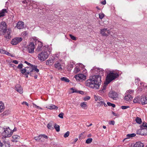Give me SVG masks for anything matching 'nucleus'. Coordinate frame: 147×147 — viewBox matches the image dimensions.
I'll list each match as a JSON object with an SVG mask.
<instances>
[{
    "label": "nucleus",
    "mask_w": 147,
    "mask_h": 147,
    "mask_svg": "<svg viewBox=\"0 0 147 147\" xmlns=\"http://www.w3.org/2000/svg\"><path fill=\"white\" fill-rule=\"evenodd\" d=\"M73 67V65L72 64H70L69 65V66L68 67V69H71Z\"/></svg>",
    "instance_id": "obj_53"
},
{
    "label": "nucleus",
    "mask_w": 147,
    "mask_h": 147,
    "mask_svg": "<svg viewBox=\"0 0 147 147\" xmlns=\"http://www.w3.org/2000/svg\"><path fill=\"white\" fill-rule=\"evenodd\" d=\"M36 69H35L36 72L35 73V75L34 76L35 79H36L37 78V76L39 74L38 72L39 70L37 68H35Z\"/></svg>",
    "instance_id": "obj_28"
},
{
    "label": "nucleus",
    "mask_w": 147,
    "mask_h": 147,
    "mask_svg": "<svg viewBox=\"0 0 147 147\" xmlns=\"http://www.w3.org/2000/svg\"><path fill=\"white\" fill-rule=\"evenodd\" d=\"M140 102L142 105L147 103V98L143 97L141 98Z\"/></svg>",
    "instance_id": "obj_20"
},
{
    "label": "nucleus",
    "mask_w": 147,
    "mask_h": 147,
    "mask_svg": "<svg viewBox=\"0 0 147 147\" xmlns=\"http://www.w3.org/2000/svg\"><path fill=\"white\" fill-rule=\"evenodd\" d=\"M22 40V39L21 37H16L12 40L11 43L13 45H15L21 42Z\"/></svg>",
    "instance_id": "obj_13"
},
{
    "label": "nucleus",
    "mask_w": 147,
    "mask_h": 147,
    "mask_svg": "<svg viewBox=\"0 0 147 147\" xmlns=\"http://www.w3.org/2000/svg\"><path fill=\"white\" fill-rule=\"evenodd\" d=\"M75 78L77 81H82L86 79V76L84 74H81L76 75Z\"/></svg>",
    "instance_id": "obj_10"
},
{
    "label": "nucleus",
    "mask_w": 147,
    "mask_h": 147,
    "mask_svg": "<svg viewBox=\"0 0 147 147\" xmlns=\"http://www.w3.org/2000/svg\"><path fill=\"white\" fill-rule=\"evenodd\" d=\"M20 136L17 135H13L12 136V138L15 140H17L20 138Z\"/></svg>",
    "instance_id": "obj_39"
},
{
    "label": "nucleus",
    "mask_w": 147,
    "mask_h": 147,
    "mask_svg": "<svg viewBox=\"0 0 147 147\" xmlns=\"http://www.w3.org/2000/svg\"><path fill=\"white\" fill-rule=\"evenodd\" d=\"M16 91L19 92L20 94H22L23 93V89L21 86L19 84H17L16 86Z\"/></svg>",
    "instance_id": "obj_15"
},
{
    "label": "nucleus",
    "mask_w": 147,
    "mask_h": 147,
    "mask_svg": "<svg viewBox=\"0 0 147 147\" xmlns=\"http://www.w3.org/2000/svg\"><path fill=\"white\" fill-rule=\"evenodd\" d=\"M136 136V134L134 133H133L131 134H128L126 136V138L124 139V140H125L127 139L132 138L134 136Z\"/></svg>",
    "instance_id": "obj_24"
},
{
    "label": "nucleus",
    "mask_w": 147,
    "mask_h": 147,
    "mask_svg": "<svg viewBox=\"0 0 147 147\" xmlns=\"http://www.w3.org/2000/svg\"><path fill=\"white\" fill-rule=\"evenodd\" d=\"M44 51H42L38 55L39 59L41 61L45 60L48 57L52 51V48L48 45L44 47Z\"/></svg>",
    "instance_id": "obj_3"
},
{
    "label": "nucleus",
    "mask_w": 147,
    "mask_h": 147,
    "mask_svg": "<svg viewBox=\"0 0 147 147\" xmlns=\"http://www.w3.org/2000/svg\"><path fill=\"white\" fill-rule=\"evenodd\" d=\"M22 35L24 36H26L28 35V33L26 32H23L22 33Z\"/></svg>",
    "instance_id": "obj_50"
},
{
    "label": "nucleus",
    "mask_w": 147,
    "mask_h": 147,
    "mask_svg": "<svg viewBox=\"0 0 147 147\" xmlns=\"http://www.w3.org/2000/svg\"><path fill=\"white\" fill-rule=\"evenodd\" d=\"M33 105L35 107H36V108H38V109H42L39 106H37V105H36L34 104H33Z\"/></svg>",
    "instance_id": "obj_55"
},
{
    "label": "nucleus",
    "mask_w": 147,
    "mask_h": 147,
    "mask_svg": "<svg viewBox=\"0 0 147 147\" xmlns=\"http://www.w3.org/2000/svg\"><path fill=\"white\" fill-rule=\"evenodd\" d=\"M140 80L138 79H136L135 80V82L136 83H137Z\"/></svg>",
    "instance_id": "obj_62"
},
{
    "label": "nucleus",
    "mask_w": 147,
    "mask_h": 147,
    "mask_svg": "<svg viewBox=\"0 0 147 147\" xmlns=\"http://www.w3.org/2000/svg\"><path fill=\"white\" fill-rule=\"evenodd\" d=\"M132 98L133 97L129 94L126 95L124 98L125 100L128 101L131 100Z\"/></svg>",
    "instance_id": "obj_21"
},
{
    "label": "nucleus",
    "mask_w": 147,
    "mask_h": 147,
    "mask_svg": "<svg viewBox=\"0 0 147 147\" xmlns=\"http://www.w3.org/2000/svg\"><path fill=\"white\" fill-rule=\"evenodd\" d=\"M43 46L42 43L40 42H38V46L36 50V51L38 52L42 50V47Z\"/></svg>",
    "instance_id": "obj_17"
},
{
    "label": "nucleus",
    "mask_w": 147,
    "mask_h": 147,
    "mask_svg": "<svg viewBox=\"0 0 147 147\" xmlns=\"http://www.w3.org/2000/svg\"><path fill=\"white\" fill-rule=\"evenodd\" d=\"M23 66V65L21 63L18 65L17 66V68L19 69H21L22 68Z\"/></svg>",
    "instance_id": "obj_45"
},
{
    "label": "nucleus",
    "mask_w": 147,
    "mask_h": 147,
    "mask_svg": "<svg viewBox=\"0 0 147 147\" xmlns=\"http://www.w3.org/2000/svg\"><path fill=\"white\" fill-rule=\"evenodd\" d=\"M46 108L50 109H55V110H57L58 109V107L53 104L48 105Z\"/></svg>",
    "instance_id": "obj_16"
},
{
    "label": "nucleus",
    "mask_w": 147,
    "mask_h": 147,
    "mask_svg": "<svg viewBox=\"0 0 147 147\" xmlns=\"http://www.w3.org/2000/svg\"><path fill=\"white\" fill-rule=\"evenodd\" d=\"M5 107L3 103L1 102H0V112L3 111Z\"/></svg>",
    "instance_id": "obj_26"
},
{
    "label": "nucleus",
    "mask_w": 147,
    "mask_h": 147,
    "mask_svg": "<svg viewBox=\"0 0 147 147\" xmlns=\"http://www.w3.org/2000/svg\"><path fill=\"white\" fill-rule=\"evenodd\" d=\"M41 139H42V136L41 135H39L38 136L35 137L34 138V139L36 140H40Z\"/></svg>",
    "instance_id": "obj_36"
},
{
    "label": "nucleus",
    "mask_w": 147,
    "mask_h": 147,
    "mask_svg": "<svg viewBox=\"0 0 147 147\" xmlns=\"http://www.w3.org/2000/svg\"><path fill=\"white\" fill-rule=\"evenodd\" d=\"M42 137L43 136V138H45V139H47L48 138V137L47 136L45 135H41Z\"/></svg>",
    "instance_id": "obj_59"
},
{
    "label": "nucleus",
    "mask_w": 147,
    "mask_h": 147,
    "mask_svg": "<svg viewBox=\"0 0 147 147\" xmlns=\"http://www.w3.org/2000/svg\"><path fill=\"white\" fill-rule=\"evenodd\" d=\"M100 33L102 36H108V34L111 33L110 30L107 28H103L100 30Z\"/></svg>",
    "instance_id": "obj_12"
},
{
    "label": "nucleus",
    "mask_w": 147,
    "mask_h": 147,
    "mask_svg": "<svg viewBox=\"0 0 147 147\" xmlns=\"http://www.w3.org/2000/svg\"><path fill=\"white\" fill-rule=\"evenodd\" d=\"M69 131H67L64 135V137L65 138H67L68 137L69 134Z\"/></svg>",
    "instance_id": "obj_42"
},
{
    "label": "nucleus",
    "mask_w": 147,
    "mask_h": 147,
    "mask_svg": "<svg viewBox=\"0 0 147 147\" xmlns=\"http://www.w3.org/2000/svg\"><path fill=\"white\" fill-rule=\"evenodd\" d=\"M104 100L103 99L101 101H100V102H98L100 105L102 106L103 105H104L105 107H107V105L105 103Z\"/></svg>",
    "instance_id": "obj_32"
},
{
    "label": "nucleus",
    "mask_w": 147,
    "mask_h": 147,
    "mask_svg": "<svg viewBox=\"0 0 147 147\" xmlns=\"http://www.w3.org/2000/svg\"><path fill=\"white\" fill-rule=\"evenodd\" d=\"M24 22L20 21H19L17 24L16 27L18 29H22L24 27Z\"/></svg>",
    "instance_id": "obj_14"
},
{
    "label": "nucleus",
    "mask_w": 147,
    "mask_h": 147,
    "mask_svg": "<svg viewBox=\"0 0 147 147\" xmlns=\"http://www.w3.org/2000/svg\"><path fill=\"white\" fill-rule=\"evenodd\" d=\"M7 25L6 23L2 22L0 24V34L5 35L4 37L6 39H9L11 38V29L10 28L7 29Z\"/></svg>",
    "instance_id": "obj_2"
},
{
    "label": "nucleus",
    "mask_w": 147,
    "mask_h": 147,
    "mask_svg": "<svg viewBox=\"0 0 147 147\" xmlns=\"http://www.w3.org/2000/svg\"><path fill=\"white\" fill-rule=\"evenodd\" d=\"M12 62L13 63H14L15 64H17L18 63V61L15 60L13 61Z\"/></svg>",
    "instance_id": "obj_56"
},
{
    "label": "nucleus",
    "mask_w": 147,
    "mask_h": 147,
    "mask_svg": "<svg viewBox=\"0 0 147 147\" xmlns=\"http://www.w3.org/2000/svg\"><path fill=\"white\" fill-rule=\"evenodd\" d=\"M26 50L28 53H32L34 52V49L35 48L34 43L33 42H30L26 47Z\"/></svg>",
    "instance_id": "obj_7"
},
{
    "label": "nucleus",
    "mask_w": 147,
    "mask_h": 147,
    "mask_svg": "<svg viewBox=\"0 0 147 147\" xmlns=\"http://www.w3.org/2000/svg\"><path fill=\"white\" fill-rule=\"evenodd\" d=\"M31 67H25L26 71V73L25 74V75L27 78L28 77V75L29 74L31 76H33L34 75L32 73L34 72L35 71V69H36L35 68H37L36 66H33L30 65Z\"/></svg>",
    "instance_id": "obj_6"
},
{
    "label": "nucleus",
    "mask_w": 147,
    "mask_h": 147,
    "mask_svg": "<svg viewBox=\"0 0 147 147\" xmlns=\"http://www.w3.org/2000/svg\"><path fill=\"white\" fill-rule=\"evenodd\" d=\"M25 63H26V64H27L28 65H30L31 64H30V63H28V62H27L26 61H25Z\"/></svg>",
    "instance_id": "obj_64"
},
{
    "label": "nucleus",
    "mask_w": 147,
    "mask_h": 147,
    "mask_svg": "<svg viewBox=\"0 0 147 147\" xmlns=\"http://www.w3.org/2000/svg\"><path fill=\"white\" fill-rule=\"evenodd\" d=\"M91 70L94 73H96V71L97 72L98 75H94L90 77L89 79L86 81L85 84L86 86L90 88L98 89L101 84V76L103 75L104 70L102 69L96 67H94Z\"/></svg>",
    "instance_id": "obj_1"
},
{
    "label": "nucleus",
    "mask_w": 147,
    "mask_h": 147,
    "mask_svg": "<svg viewBox=\"0 0 147 147\" xmlns=\"http://www.w3.org/2000/svg\"><path fill=\"white\" fill-rule=\"evenodd\" d=\"M20 71L22 73L25 75L24 74H25V73L26 72V69L25 67L24 68L20 70Z\"/></svg>",
    "instance_id": "obj_40"
},
{
    "label": "nucleus",
    "mask_w": 147,
    "mask_h": 147,
    "mask_svg": "<svg viewBox=\"0 0 147 147\" xmlns=\"http://www.w3.org/2000/svg\"><path fill=\"white\" fill-rule=\"evenodd\" d=\"M61 80L64 82H69V80L67 78L63 77L61 78Z\"/></svg>",
    "instance_id": "obj_31"
},
{
    "label": "nucleus",
    "mask_w": 147,
    "mask_h": 147,
    "mask_svg": "<svg viewBox=\"0 0 147 147\" xmlns=\"http://www.w3.org/2000/svg\"><path fill=\"white\" fill-rule=\"evenodd\" d=\"M101 4L105 5L106 4V1L105 0H104L103 1H102L101 3Z\"/></svg>",
    "instance_id": "obj_61"
},
{
    "label": "nucleus",
    "mask_w": 147,
    "mask_h": 147,
    "mask_svg": "<svg viewBox=\"0 0 147 147\" xmlns=\"http://www.w3.org/2000/svg\"><path fill=\"white\" fill-rule=\"evenodd\" d=\"M138 99L137 98H135L133 100V102L134 103H136L138 102Z\"/></svg>",
    "instance_id": "obj_48"
},
{
    "label": "nucleus",
    "mask_w": 147,
    "mask_h": 147,
    "mask_svg": "<svg viewBox=\"0 0 147 147\" xmlns=\"http://www.w3.org/2000/svg\"><path fill=\"white\" fill-rule=\"evenodd\" d=\"M5 51H4L1 48H0V53H5Z\"/></svg>",
    "instance_id": "obj_51"
},
{
    "label": "nucleus",
    "mask_w": 147,
    "mask_h": 147,
    "mask_svg": "<svg viewBox=\"0 0 147 147\" xmlns=\"http://www.w3.org/2000/svg\"><path fill=\"white\" fill-rule=\"evenodd\" d=\"M7 13V11L6 9H3L0 12V17L4 16L5 14Z\"/></svg>",
    "instance_id": "obj_25"
},
{
    "label": "nucleus",
    "mask_w": 147,
    "mask_h": 147,
    "mask_svg": "<svg viewBox=\"0 0 147 147\" xmlns=\"http://www.w3.org/2000/svg\"><path fill=\"white\" fill-rule=\"evenodd\" d=\"M0 133L2 135L1 136V139L4 141L6 138L9 137L12 135L13 131L10 129L9 127H0Z\"/></svg>",
    "instance_id": "obj_4"
},
{
    "label": "nucleus",
    "mask_w": 147,
    "mask_h": 147,
    "mask_svg": "<svg viewBox=\"0 0 147 147\" xmlns=\"http://www.w3.org/2000/svg\"><path fill=\"white\" fill-rule=\"evenodd\" d=\"M80 106L83 109H87V105L86 103L83 102L80 104Z\"/></svg>",
    "instance_id": "obj_27"
},
{
    "label": "nucleus",
    "mask_w": 147,
    "mask_h": 147,
    "mask_svg": "<svg viewBox=\"0 0 147 147\" xmlns=\"http://www.w3.org/2000/svg\"><path fill=\"white\" fill-rule=\"evenodd\" d=\"M105 83H104L105 85L103 87L102 90L100 91V92L103 93L105 92L106 88V86H105V85H107L106 84H105Z\"/></svg>",
    "instance_id": "obj_34"
},
{
    "label": "nucleus",
    "mask_w": 147,
    "mask_h": 147,
    "mask_svg": "<svg viewBox=\"0 0 147 147\" xmlns=\"http://www.w3.org/2000/svg\"><path fill=\"white\" fill-rule=\"evenodd\" d=\"M63 64L60 60H58L54 64L55 67L59 71H61L64 68Z\"/></svg>",
    "instance_id": "obj_8"
},
{
    "label": "nucleus",
    "mask_w": 147,
    "mask_h": 147,
    "mask_svg": "<svg viewBox=\"0 0 147 147\" xmlns=\"http://www.w3.org/2000/svg\"><path fill=\"white\" fill-rule=\"evenodd\" d=\"M94 98L96 101H97V102L98 103L100 101H101L103 99L102 98L99 96H97L96 95L94 96Z\"/></svg>",
    "instance_id": "obj_22"
},
{
    "label": "nucleus",
    "mask_w": 147,
    "mask_h": 147,
    "mask_svg": "<svg viewBox=\"0 0 147 147\" xmlns=\"http://www.w3.org/2000/svg\"><path fill=\"white\" fill-rule=\"evenodd\" d=\"M136 121L137 123L139 124H140L142 122L141 119L138 117H137L136 118Z\"/></svg>",
    "instance_id": "obj_35"
},
{
    "label": "nucleus",
    "mask_w": 147,
    "mask_h": 147,
    "mask_svg": "<svg viewBox=\"0 0 147 147\" xmlns=\"http://www.w3.org/2000/svg\"><path fill=\"white\" fill-rule=\"evenodd\" d=\"M119 76L117 73L110 72L107 75L106 78V82L105 84L107 85L113 80L117 78Z\"/></svg>",
    "instance_id": "obj_5"
},
{
    "label": "nucleus",
    "mask_w": 147,
    "mask_h": 147,
    "mask_svg": "<svg viewBox=\"0 0 147 147\" xmlns=\"http://www.w3.org/2000/svg\"><path fill=\"white\" fill-rule=\"evenodd\" d=\"M90 99V97L89 96H87V97H86L84 98V100H88Z\"/></svg>",
    "instance_id": "obj_58"
},
{
    "label": "nucleus",
    "mask_w": 147,
    "mask_h": 147,
    "mask_svg": "<svg viewBox=\"0 0 147 147\" xmlns=\"http://www.w3.org/2000/svg\"><path fill=\"white\" fill-rule=\"evenodd\" d=\"M31 5L33 7L36 8V5L34 3H32L31 4Z\"/></svg>",
    "instance_id": "obj_57"
},
{
    "label": "nucleus",
    "mask_w": 147,
    "mask_h": 147,
    "mask_svg": "<svg viewBox=\"0 0 147 147\" xmlns=\"http://www.w3.org/2000/svg\"><path fill=\"white\" fill-rule=\"evenodd\" d=\"M52 122H49L47 125V127L49 129H53V128L52 127Z\"/></svg>",
    "instance_id": "obj_30"
},
{
    "label": "nucleus",
    "mask_w": 147,
    "mask_h": 147,
    "mask_svg": "<svg viewBox=\"0 0 147 147\" xmlns=\"http://www.w3.org/2000/svg\"><path fill=\"white\" fill-rule=\"evenodd\" d=\"M136 133L137 134H140L143 136L147 135V129L144 128L142 127H141L140 129L136 131Z\"/></svg>",
    "instance_id": "obj_9"
},
{
    "label": "nucleus",
    "mask_w": 147,
    "mask_h": 147,
    "mask_svg": "<svg viewBox=\"0 0 147 147\" xmlns=\"http://www.w3.org/2000/svg\"><path fill=\"white\" fill-rule=\"evenodd\" d=\"M129 107V106H122L121 107V108L123 109H125Z\"/></svg>",
    "instance_id": "obj_47"
},
{
    "label": "nucleus",
    "mask_w": 147,
    "mask_h": 147,
    "mask_svg": "<svg viewBox=\"0 0 147 147\" xmlns=\"http://www.w3.org/2000/svg\"><path fill=\"white\" fill-rule=\"evenodd\" d=\"M78 93L81 94H84V92L83 91H80L79 92H78Z\"/></svg>",
    "instance_id": "obj_63"
},
{
    "label": "nucleus",
    "mask_w": 147,
    "mask_h": 147,
    "mask_svg": "<svg viewBox=\"0 0 147 147\" xmlns=\"http://www.w3.org/2000/svg\"><path fill=\"white\" fill-rule=\"evenodd\" d=\"M115 122L114 121H111L109 122V124L110 125H114L115 124Z\"/></svg>",
    "instance_id": "obj_52"
},
{
    "label": "nucleus",
    "mask_w": 147,
    "mask_h": 147,
    "mask_svg": "<svg viewBox=\"0 0 147 147\" xmlns=\"http://www.w3.org/2000/svg\"><path fill=\"white\" fill-rule=\"evenodd\" d=\"M63 115L64 113H63L61 112V113L59 114L58 115V116L59 117L61 118H63Z\"/></svg>",
    "instance_id": "obj_46"
},
{
    "label": "nucleus",
    "mask_w": 147,
    "mask_h": 147,
    "mask_svg": "<svg viewBox=\"0 0 147 147\" xmlns=\"http://www.w3.org/2000/svg\"><path fill=\"white\" fill-rule=\"evenodd\" d=\"M99 18L102 20L104 17L105 15L102 13H100L99 14Z\"/></svg>",
    "instance_id": "obj_37"
},
{
    "label": "nucleus",
    "mask_w": 147,
    "mask_h": 147,
    "mask_svg": "<svg viewBox=\"0 0 147 147\" xmlns=\"http://www.w3.org/2000/svg\"><path fill=\"white\" fill-rule=\"evenodd\" d=\"M53 63V60L52 59H49L46 61L47 65H52Z\"/></svg>",
    "instance_id": "obj_23"
},
{
    "label": "nucleus",
    "mask_w": 147,
    "mask_h": 147,
    "mask_svg": "<svg viewBox=\"0 0 147 147\" xmlns=\"http://www.w3.org/2000/svg\"><path fill=\"white\" fill-rule=\"evenodd\" d=\"M142 127H147V123L146 122H143Z\"/></svg>",
    "instance_id": "obj_49"
},
{
    "label": "nucleus",
    "mask_w": 147,
    "mask_h": 147,
    "mask_svg": "<svg viewBox=\"0 0 147 147\" xmlns=\"http://www.w3.org/2000/svg\"><path fill=\"white\" fill-rule=\"evenodd\" d=\"M92 139L91 138H88L86 140V143L87 144L90 143L92 141Z\"/></svg>",
    "instance_id": "obj_38"
},
{
    "label": "nucleus",
    "mask_w": 147,
    "mask_h": 147,
    "mask_svg": "<svg viewBox=\"0 0 147 147\" xmlns=\"http://www.w3.org/2000/svg\"><path fill=\"white\" fill-rule=\"evenodd\" d=\"M108 96L109 97L114 100H117L118 98V94L115 92L110 91L109 93Z\"/></svg>",
    "instance_id": "obj_11"
},
{
    "label": "nucleus",
    "mask_w": 147,
    "mask_h": 147,
    "mask_svg": "<svg viewBox=\"0 0 147 147\" xmlns=\"http://www.w3.org/2000/svg\"><path fill=\"white\" fill-rule=\"evenodd\" d=\"M144 146L143 143L140 142H138L134 145V147H144Z\"/></svg>",
    "instance_id": "obj_18"
},
{
    "label": "nucleus",
    "mask_w": 147,
    "mask_h": 147,
    "mask_svg": "<svg viewBox=\"0 0 147 147\" xmlns=\"http://www.w3.org/2000/svg\"><path fill=\"white\" fill-rule=\"evenodd\" d=\"M80 71V68L79 67H76L74 69V72L75 74L77 73Z\"/></svg>",
    "instance_id": "obj_33"
},
{
    "label": "nucleus",
    "mask_w": 147,
    "mask_h": 147,
    "mask_svg": "<svg viewBox=\"0 0 147 147\" xmlns=\"http://www.w3.org/2000/svg\"><path fill=\"white\" fill-rule=\"evenodd\" d=\"M71 89L72 90L73 93H78L79 91L77 90L76 89L72 88Z\"/></svg>",
    "instance_id": "obj_43"
},
{
    "label": "nucleus",
    "mask_w": 147,
    "mask_h": 147,
    "mask_svg": "<svg viewBox=\"0 0 147 147\" xmlns=\"http://www.w3.org/2000/svg\"><path fill=\"white\" fill-rule=\"evenodd\" d=\"M134 92L133 90H129L127 91V93H131L133 92Z\"/></svg>",
    "instance_id": "obj_54"
},
{
    "label": "nucleus",
    "mask_w": 147,
    "mask_h": 147,
    "mask_svg": "<svg viewBox=\"0 0 147 147\" xmlns=\"http://www.w3.org/2000/svg\"><path fill=\"white\" fill-rule=\"evenodd\" d=\"M107 104L108 106H112L113 108L115 107V105L114 104L111 103L110 102H107Z\"/></svg>",
    "instance_id": "obj_41"
},
{
    "label": "nucleus",
    "mask_w": 147,
    "mask_h": 147,
    "mask_svg": "<svg viewBox=\"0 0 147 147\" xmlns=\"http://www.w3.org/2000/svg\"><path fill=\"white\" fill-rule=\"evenodd\" d=\"M10 145L8 142H4L3 141V143L1 144L0 147H9Z\"/></svg>",
    "instance_id": "obj_19"
},
{
    "label": "nucleus",
    "mask_w": 147,
    "mask_h": 147,
    "mask_svg": "<svg viewBox=\"0 0 147 147\" xmlns=\"http://www.w3.org/2000/svg\"><path fill=\"white\" fill-rule=\"evenodd\" d=\"M22 104L23 105H25L27 106H28V104L26 102H24L22 103Z\"/></svg>",
    "instance_id": "obj_60"
},
{
    "label": "nucleus",
    "mask_w": 147,
    "mask_h": 147,
    "mask_svg": "<svg viewBox=\"0 0 147 147\" xmlns=\"http://www.w3.org/2000/svg\"><path fill=\"white\" fill-rule=\"evenodd\" d=\"M57 131L59 132L60 131V126L56 124H55L54 126Z\"/></svg>",
    "instance_id": "obj_29"
},
{
    "label": "nucleus",
    "mask_w": 147,
    "mask_h": 147,
    "mask_svg": "<svg viewBox=\"0 0 147 147\" xmlns=\"http://www.w3.org/2000/svg\"><path fill=\"white\" fill-rule=\"evenodd\" d=\"M69 36L70 37V38L73 40H76V38L74 36L70 34L69 35Z\"/></svg>",
    "instance_id": "obj_44"
}]
</instances>
